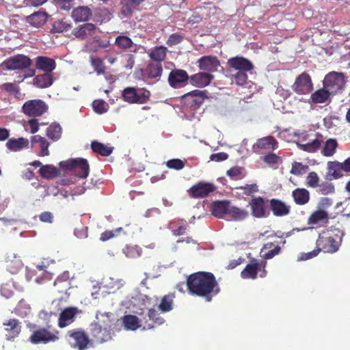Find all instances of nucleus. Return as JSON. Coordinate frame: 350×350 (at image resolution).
I'll use <instances>...</instances> for the list:
<instances>
[{
	"label": "nucleus",
	"instance_id": "obj_4",
	"mask_svg": "<svg viewBox=\"0 0 350 350\" xmlns=\"http://www.w3.org/2000/svg\"><path fill=\"white\" fill-rule=\"evenodd\" d=\"M347 81L345 73L331 71L325 76L323 85L327 88L333 95H336L345 90Z\"/></svg>",
	"mask_w": 350,
	"mask_h": 350
},
{
	"label": "nucleus",
	"instance_id": "obj_3",
	"mask_svg": "<svg viewBox=\"0 0 350 350\" xmlns=\"http://www.w3.org/2000/svg\"><path fill=\"white\" fill-rule=\"evenodd\" d=\"M121 95L122 100L127 103L142 105L149 101L151 93L146 88L126 87Z\"/></svg>",
	"mask_w": 350,
	"mask_h": 350
},
{
	"label": "nucleus",
	"instance_id": "obj_14",
	"mask_svg": "<svg viewBox=\"0 0 350 350\" xmlns=\"http://www.w3.org/2000/svg\"><path fill=\"white\" fill-rule=\"evenodd\" d=\"M249 205L251 208L252 215L256 218L267 217L269 215V211L267 210L265 200L261 197H254L250 202Z\"/></svg>",
	"mask_w": 350,
	"mask_h": 350
},
{
	"label": "nucleus",
	"instance_id": "obj_2",
	"mask_svg": "<svg viewBox=\"0 0 350 350\" xmlns=\"http://www.w3.org/2000/svg\"><path fill=\"white\" fill-rule=\"evenodd\" d=\"M341 242V236L329 231H324L319 234L316 245L319 252L333 254L339 250Z\"/></svg>",
	"mask_w": 350,
	"mask_h": 350
},
{
	"label": "nucleus",
	"instance_id": "obj_62",
	"mask_svg": "<svg viewBox=\"0 0 350 350\" xmlns=\"http://www.w3.org/2000/svg\"><path fill=\"white\" fill-rule=\"evenodd\" d=\"M263 161L269 165H273L278 163L279 160V157L276 155L275 153H269L262 157Z\"/></svg>",
	"mask_w": 350,
	"mask_h": 350
},
{
	"label": "nucleus",
	"instance_id": "obj_54",
	"mask_svg": "<svg viewBox=\"0 0 350 350\" xmlns=\"http://www.w3.org/2000/svg\"><path fill=\"white\" fill-rule=\"evenodd\" d=\"M91 64L98 75L104 74L105 66L103 60L98 57H91Z\"/></svg>",
	"mask_w": 350,
	"mask_h": 350
},
{
	"label": "nucleus",
	"instance_id": "obj_59",
	"mask_svg": "<svg viewBox=\"0 0 350 350\" xmlns=\"http://www.w3.org/2000/svg\"><path fill=\"white\" fill-rule=\"evenodd\" d=\"M319 185V177L318 174L314 172H310L306 177V185L310 187L316 188Z\"/></svg>",
	"mask_w": 350,
	"mask_h": 350
},
{
	"label": "nucleus",
	"instance_id": "obj_1",
	"mask_svg": "<svg viewBox=\"0 0 350 350\" xmlns=\"http://www.w3.org/2000/svg\"><path fill=\"white\" fill-rule=\"evenodd\" d=\"M187 286L191 295L204 297L208 301L220 291L215 275L206 271H198L189 275L187 279Z\"/></svg>",
	"mask_w": 350,
	"mask_h": 350
},
{
	"label": "nucleus",
	"instance_id": "obj_34",
	"mask_svg": "<svg viewBox=\"0 0 350 350\" xmlns=\"http://www.w3.org/2000/svg\"><path fill=\"white\" fill-rule=\"evenodd\" d=\"M143 1L144 0H122L121 14L125 17H129Z\"/></svg>",
	"mask_w": 350,
	"mask_h": 350
},
{
	"label": "nucleus",
	"instance_id": "obj_37",
	"mask_svg": "<svg viewBox=\"0 0 350 350\" xmlns=\"http://www.w3.org/2000/svg\"><path fill=\"white\" fill-rule=\"evenodd\" d=\"M123 325L126 330L135 331L140 327L139 318L133 314L124 315L122 318Z\"/></svg>",
	"mask_w": 350,
	"mask_h": 350
},
{
	"label": "nucleus",
	"instance_id": "obj_18",
	"mask_svg": "<svg viewBox=\"0 0 350 350\" xmlns=\"http://www.w3.org/2000/svg\"><path fill=\"white\" fill-rule=\"evenodd\" d=\"M315 137L310 138L309 141L306 143L295 142L297 148L304 152L308 153H314L320 150L322 146V135L319 133L314 134Z\"/></svg>",
	"mask_w": 350,
	"mask_h": 350
},
{
	"label": "nucleus",
	"instance_id": "obj_45",
	"mask_svg": "<svg viewBox=\"0 0 350 350\" xmlns=\"http://www.w3.org/2000/svg\"><path fill=\"white\" fill-rule=\"evenodd\" d=\"M148 316L149 319L153 322V325H147V328L149 329L154 328V326L161 325L165 322L164 319L161 317L158 311L154 308H150L148 310Z\"/></svg>",
	"mask_w": 350,
	"mask_h": 350
},
{
	"label": "nucleus",
	"instance_id": "obj_19",
	"mask_svg": "<svg viewBox=\"0 0 350 350\" xmlns=\"http://www.w3.org/2000/svg\"><path fill=\"white\" fill-rule=\"evenodd\" d=\"M227 65L230 69L237 71H250L253 69L252 63L247 59L236 56L228 59Z\"/></svg>",
	"mask_w": 350,
	"mask_h": 350
},
{
	"label": "nucleus",
	"instance_id": "obj_11",
	"mask_svg": "<svg viewBox=\"0 0 350 350\" xmlns=\"http://www.w3.org/2000/svg\"><path fill=\"white\" fill-rule=\"evenodd\" d=\"M90 333L96 343H103L111 339V326L108 325L103 327L98 322H93L90 325Z\"/></svg>",
	"mask_w": 350,
	"mask_h": 350
},
{
	"label": "nucleus",
	"instance_id": "obj_24",
	"mask_svg": "<svg viewBox=\"0 0 350 350\" xmlns=\"http://www.w3.org/2000/svg\"><path fill=\"white\" fill-rule=\"evenodd\" d=\"M163 66L161 62H150L144 70L143 76L147 79L159 81L162 75Z\"/></svg>",
	"mask_w": 350,
	"mask_h": 350
},
{
	"label": "nucleus",
	"instance_id": "obj_39",
	"mask_svg": "<svg viewBox=\"0 0 350 350\" xmlns=\"http://www.w3.org/2000/svg\"><path fill=\"white\" fill-rule=\"evenodd\" d=\"M167 51L163 46H156L151 50L149 57L152 62L161 63L165 59Z\"/></svg>",
	"mask_w": 350,
	"mask_h": 350
},
{
	"label": "nucleus",
	"instance_id": "obj_50",
	"mask_svg": "<svg viewBox=\"0 0 350 350\" xmlns=\"http://www.w3.org/2000/svg\"><path fill=\"white\" fill-rule=\"evenodd\" d=\"M76 0H53L55 5L57 9L62 11H69L74 8L76 5Z\"/></svg>",
	"mask_w": 350,
	"mask_h": 350
},
{
	"label": "nucleus",
	"instance_id": "obj_27",
	"mask_svg": "<svg viewBox=\"0 0 350 350\" xmlns=\"http://www.w3.org/2000/svg\"><path fill=\"white\" fill-rule=\"evenodd\" d=\"M327 173L326 178L328 180L338 179L343 176V172H345V167H344V162L340 163L338 161H329L327 163Z\"/></svg>",
	"mask_w": 350,
	"mask_h": 350
},
{
	"label": "nucleus",
	"instance_id": "obj_35",
	"mask_svg": "<svg viewBox=\"0 0 350 350\" xmlns=\"http://www.w3.org/2000/svg\"><path fill=\"white\" fill-rule=\"evenodd\" d=\"M6 147L11 151L17 152L23 148H26L29 146V140L24 137L18 139H9L6 143Z\"/></svg>",
	"mask_w": 350,
	"mask_h": 350
},
{
	"label": "nucleus",
	"instance_id": "obj_33",
	"mask_svg": "<svg viewBox=\"0 0 350 350\" xmlns=\"http://www.w3.org/2000/svg\"><path fill=\"white\" fill-rule=\"evenodd\" d=\"M292 197L295 203L302 206L310 201V192L304 188H297L292 191Z\"/></svg>",
	"mask_w": 350,
	"mask_h": 350
},
{
	"label": "nucleus",
	"instance_id": "obj_63",
	"mask_svg": "<svg viewBox=\"0 0 350 350\" xmlns=\"http://www.w3.org/2000/svg\"><path fill=\"white\" fill-rule=\"evenodd\" d=\"M39 144L40 148V152L39 155L41 157L49 155V143L47 142V140L45 138H44L40 142H39Z\"/></svg>",
	"mask_w": 350,
	"mask_h": 350
},
{
	"label": "nucleus",
	"instance_id": "obj_56",
	"mask_svg": "<svg viewBox=\"0 0 350 350\" xmlns=\"http://www.w3.org/2000/svg\"><path fill=\"white\" fill-rule=\"evenodd\" d=\"M308 169V165H303L301 163L294 161L292 163L291 173L296 176H299L304 174Z\"/></svg>",
	"mask_w": 350,
	"mask_h": 350
},
{
	"label": "nucleus",
	"instance_id": "obj_49",
	"mask_svg": "<svg viewBox=\"0 0 350 350\" xmlns=\"http://www.w3.org/2000/svg\"><path fill=\"white\" fill-rule=\"evenodd\" d=\"M46 135L53 141L58 140L62 135V128L59 124H51L46 129Z\"/></svg>",
	"mask_w": 350,
	"mask_h": 350
},
{
	"label": "nucleus",
	"instance_id": "obj_46",
	"mask_svg": "<svg viewBox=\"0 0 350 350\" xmlns=\"http://www.w3.org/2000/svg\"><path fill=\"white\" fill-rule=\"evenodd\" d=\"M72 24L63 19L55 21L51 29V33H63L71 29Z\"/></svg>",
	"mask_w": 350,
	"mask_h": 350
},
{
	"label": "nucleus",
	"instance_id": "obj_29",
	"mask_svg": "<svg viewBox=\"0 0 350 350\" xmlns=\"http://www.w3.org/2000/svg\"><path fill=\"white\" fill-rule=\"evenodd\" d=\"M205 96L204 92L195 90L185 94L183 99L188 105H190L191 107H198L203 103Z\"/></svg>",
	"mask_w": 350,
	"mask_h": 350
},
{
	"label": "nucleus",
	"instance_id": "obj_48",
	"mask_svg": "<svg viewBox=\"0 0 350 350\" xmlns=\"http://www.w3.org/2000/svg\"><path fill=\"white\" fill-rule=\"evenodd\" d=\"M338 147V142L335 139H327L322 150V154L325 157L332 156Z\"/></svg>",
	"mask_w": 350,
	"mask_h": 350
},
{
	"label": "nucleus",
	"instance_id": "obj_36",
	"mask_svg": "<svg viewBox=\"0 0 350 350\" xmlns=\"http://www.w3.org/2000/svg\"><path fill=\"white\" fill-rule=\"evenodd\" d=\"M47 20V14L45 12H37L27 18V21L36 27L43 25Z\"/></svg>",
	"mask_w": 350,
	"mask_h": 350
},
{
	"label": "nucleus",
	"instance_id": "obj_21",
	"mask_svg": "<svg viewBox=\"0 0 350 350\" xmlns=\"http://www.w3.org/2000/svg\"><path fill=\"white\" fill-rule=\"evenodd\" d=\"M333 95L331 92L323 85V88H319L312 92L308 100L311 104H324L331 102V96Z\"/></svg>",
	"mask_w": 350,
	"mask_h": 350
},
{
	"label": "nucleus",
	"instance_id": "obj_53",
	"mask_svg": "<svg viewBox=\"0 0 350 350\" xmlns=\"http://www.w3.org/2000/svg\"><path fill=\"white\" fill-rule=\"evenodd\" d=\"M318 192L322 195H329L335 193V187L333 183L329 182H323L318 186Z\"/></svg>",
	"mask_w": 350,
	"mask_h": 350
},
{
	"label": "nucleus",
	"instance_id": "obj_55",
	"mask_svg": "<svg viewBox=\"0 0 350 350\" xmlns=\"http://www.w3.org/2000/svg\"><path fill=\"white\" fill-rule=\"evenodd\" d=\"M185 162L180 159H172L168 160L165 165L170 169L180 170L185 167Z\"/></svg>",
	"mask_w": 350,
	"mask_h": 350
},
{
	"label": "nucleus",
	"instance_id": "obj_12",
	"mask_svg": "<svg viewBox=\"0 0 350 350\" xmlns=\"http://www.w3.org/2000/svg\"><path fill=\"white\" fill-rule=\"evenodd\" d=\"M57 332L53 333L45 327H41L34 330L30 336L29 340L32 344H46L55 342L58 339Z\"/></svg>",
	"mask_w": 350,
	"mask_h": 350
},
{
	"label": "nucleus",
	"instance_id": "obj_40",
	"mask_svg": "<svg viewBox=\"0 0 350 350\" xmlns=\"http://www.w3.org/2000/svg\"><path fill=\"white\" fill-rule=\"evenodd\" d=\"M228 215L235 221H241L247 218L248 212L243 208L230 205Z\"/></svg>",
	"mask_w": 350,
	"mask_h": 350
},
{
	"label": "nucleus",
	"instance_id": "obj_41",
	"mask_svg": "<svg viewBox=\"0 0 350 350\" xmlns=\"http://www.w3.org/2000/svg\"><path fill=\"white\" fill-rule=\"evenodd\" d=\"M175 296L173 293L164 295L158 308L162 312H167L173 309L174 299Z\"/></svg>",
	"mask_w": 350,
	"mask_h": 350
},
{
	"label": "nucleus",
	"instance_id": "obj_20",
	"mask_svg": "<svg viewBox=\"0 0 350 350\" xmlns=\"http://www.w3.org/2000/svg\"><path fill=\"white\" fill-rule=\"evenodd\" d=\"M76 307H68L64 308L59 314L58 326L60 328L66 327L74 322L76 315L79 312Z\"/></svg>",
	"mask_w": 350,
	"mask_h": 350
},
{
	"label": "nucleus",
	"instance_id": "obj_10",
	"mask_svg": "<svg viewBox=\"0 0 350 350\" xmlns=\"http://www.w3.org/2000/svg\"><path fill=\"white\" fill-rule=\"evenodd\" d=\"M32 64V60L27 55L18 54L6 59L2 66L7 70H25Z\"/></svg>",
	"mask_w": 350,
	"mask_h": 350
},
{
	"label": "nucleus",
	"instance_id": "obj_31",
	"mask_svg": "<svg viewBox=\"0 0 350 350\" xmlns=\"http://www.w3.org/2000/svg\"><path fill=\"white\" fill-rule=\"evenodd\" d=\"M213 75L208 72H198L190 77L191 83L198 88L206 87L210 84Z\"/></svg>",
	"mask_w": 350,
	"mask_h": 350
},
{
	"label": "nucleus",
	"instance_id": "obj_13",
	"mask_svg": "<svg viewBox=\"0 0 350 350\" xmlns=\"http://www.w3.org/2000/svg\"><path fill=\"white\" fill-rule=\"evenodd\" d=\"M215 189L214 184L201 181L193 185L188 190V193L193 198H204L213 192Z\"/></svg>",
	"mask_w": 350,
	"mask_h": 350
},
{
	"label": "nucleus",
	"instance_id": "obj_23",
	"mask_svg": "<svg viewBox=\"0 0 350 350\" xmlns=\"http://www.w3.org/2000/svg\"><path fill=\"white\" fill-rule=\"evenodd\" d=\"M92 16V11L89 6L79 5L74 8L71 17L76 23L87 22L91 19Z\"/></svg>",
	"mask_w": 350,
	"mask_h": 350
},
{
	"label": "nucleus",
	"instance_id": "obj_42",
	"mask_svg": "<svg viewBox=\"0 0 350 350\" xmlns=\"http://www.w3.org/2000/svg\"><path fill=\"white\" fill-rule=\"evenodd\" d=\"M91 148L93 152H96L103 157H107L110 155L113 151V148L107 146L97 141L92 142Z\"/></svg>",
	"mask_w": 350,
	"mask_h": 350
},
{
	"label": "nucleus",
	"instance_id": "obj_26",
	"mask_svg": "<svg viewBox=\"0 0 350 350\" xmlns=\"http://www.w3.org/2000/svg\"><path fill=\"white\" fill-rule=\"evenodd\" d=\"M198 63L200 70L210 72L217 71L220 66V62L215 56H203L198 59Z\"/></svg>",
	"mask_w": 350,
	"mask_h": 350
},
{
	"label": "nucleus",
	"instance_id": "obj_22",
	"mask_svg": "<svg viewBox=\"0 0 350 350\" xmlns=\"http://www.w3.org/2000/svg\"><path fill=\"white\" fill-rule=\"evenodd\" d=\"M269 208L275 217H284L291 212V206L281 200L272 198L269 200Z\"/></svg>",
	"mask_w": 350,
	"mask_h": 350
},
{
	"label": "nucleus",
	"instance_id": "obj_30",
	"mask_svg": "<svg viewBox=\"0 0 350 350\" xmlns=\"http://www.w3.org/2000/svg\"><path fill=\"white\" fill-rule=\"evenodd\" d=\"M36 66L38 70L50 73L55 68L56 63L53 59L49 57L38 56L36 59Z\"/></svg>",
	"mask_w": 350,
	"mask_h": 350
},
{
	"label": "nucleus",
	"instance_id": "obj_15",
	"mask_svg": "<svg viewBox=\"0 0 350 350\" xmlns=\"http://www.w3.org/2000/svg\"><path fill=\"white\" fill-rule=\"evenodd\" d=\"M187 72L182 69L172 70L168 76L169 85L174 88L183 86L189 80Z\"/></svg>",
	"mask_w": 350,
	"mask_h": 350
},
{
	"label": "nucleus",
	"instance_id": "obj_64",
	"mask_svg": "<svg viewBox=\"0 0 350 350\" xmlns=\"http://www.w3.org/2000/svg\"><path fill=\"white\" fill-rule=\"evenodd\" d=\"M240 189L243 190L245 195L250 196L258 191V185L256 184L245 185L241 187Z\"/></svg>",
	"mask_w": 350,
	"mask_h": 350
},
{
	"label": "nucleus",
	"instance_id": "obj_16",
	"mask_svg": "<svg viewBox=\"0 0 350 350\" xmlns=\"http://www.w3.org/2000/svg\"><path fill=\"white\" fill-rule=\"evenodd\" d=\"M5 337L7 340L13 341L21 332V325L16 319H10L3 323Z\"/></svg>",
	"mask_w": 350,
	"mask_h": 350
},
{
	"label": "nucleus",
	"instance_id": "obj_17",
	"mask_svg": "<svg viewBox=\"0 0 350 350\" xmlns=\"http://www.w3.org/2000/svg\"><path fill=\"white\" fill-rule=\"evenodd\" d=\"M278 143L273 136H267L258 139L253 145L252 150L256 154H260V150H273L278 148Z\"/></svg>",
	"mask_w": 350,
	"mask_h": 350
},
{
	"label": "nucleus",
	"instance_id": "obj_58",
	"mask_svg": "<svg viewBox=\"0 0 350 350\" xmlns=\"http://www.w3.org/2000/svg\"><path fill=\"white\" fill-rule=\"evenodd\" d=\"M94 111L98 114H102L107 111L108 107L107 103L103 100H96L92 103Z\"/></svg>",
	"mask_w": 350,
	"mask_h": 350
},
{
	"label": "nucleus",
	"instance_id": "obj_61",
	"mask_svg": "<svg viewBox=\"0 0 350 350\" xmlns=\"http://www.w3.org/2000/svg\"><path fill=\"white\" fill-rule=\"evenodd\" d=\"M183 39L184 37L182 35L178 33H174L170 36L166 43L169 46H172L182 42Z\"/></svg>",
	"mask_w": 350,
	"mask_h": 350
},
{
	"label": "nucleus",
	"instance_id": "obj_57",
	"mask_svg": "<svg viewBox=\"0 0 350 350\" xmlns=\"http://www.w3.org/2000/svg\"><path fill=\"white\" fill-rule=\"evenodd\" d=\"M247 71H237L236 74L232 75L234 80V83L238 85H243L247 83L248 77L247 75Z\"/></svg>",
	"mask_w": 350,
	"mask_h": 350
},
{
	"label": "nucleus",
	"instance_id": "obj_9",
	"mask_svg": "<svg viewBox=\"0 0 350 350\" xmlns=\"http://www.w3.org/2000/svg\"><path fill=\"white\" fill-rule=\"evenodd\" d=\"M48 105L40 99H33L26 101L22 107L23 113L29 117H38L48 111Z\"/></svg>",
	"mask_w": 350,
	"mask_h": 350
},
{
	"label": "nucleus",
	"instance_id": "obj_51",
	"mask_svg": "<svg viewBox=\"0 0 350 350\" xmlns=\"http://www.w3.org/2000/svg\"><path fill=\"white\" fill-rule=\"evenodd\" d=\"M22 268V262L20 259L14 260L8 259L6 260V269L12 274H15Z\"/></svg>",
	"mask_w": 350,
	"mask_h": 350
},
{
	"label": "nucleus",
	"instance_id": "obj_38",
	"mask_svg": "<svg viewBox=\"0 0 350 350\" xmlns=\"http://www.w3.org/2000/svg\"><path fill=\"white\" fill-rule=\"evenodd\" d=\"M53 81L52 75L51 73H44L37 75L33 79V83L40 88H45L52 85Z\"/></svg>",
	"mask_w": 350,
	"mask_h": 350
},
{
	"label": "nucleus",
	"instance_id": "obj_60",
	"mask_svg": "<svg viewBox=\"0 0 350 350\" xmlns=\"http://www.w3.org/2000/svg\"><path fill=\"white\" fill-rule=\"evenodd\" d=\"M122 230L123 229L121 227L117 228L114 230H106L100 234V240L103 242L107 241L118 235Z\"/></svg>",
	"mask_w": 350,
	"mask_h": 350
},
{
	"label": "nucleus",
	"instance_id": "obj_5",
	"mask_svg": "<svg viewBox=\"0 0 350 350\" xmlns=\"http://www.w3.org/2000/svg\"><path fill=\"white\" fill-rule=\"evenodd\" d=\"M59 165L65 170L73 171L77 176L81 178H85L89 174L90 167L85 159H71L61 161Z\"/></svg>",
	"mask_w": 350,
	"mask_h": 350
},
{
	"label": "nucleus",
	"instance_id": "obj_47",
	"mask_svg": "<svg viewBox=\"0 0 350 350\" xmlns=\"http://www.w3.org/2000/svg\"><path fill=\"white\" fill-rule=\"evenodd\" d=\"M39 173L42 177L50 179L57 176L59 174V171L57 167L53 165H46L41 166Z\"/></svg>",
	"mask_w": 350,
	"mask_h": 350
},
{
	"label": "nucleus",
	"instance_id": "obj_32",
	"mask_svg": "<svg viewBox=\"0 0 350 350\" xmlns=\"http://www.w3.org/2000/svg\"><path fill=\"white\" fill-rule=\"evenodd\" d=\"M230 202L227 200L215 201L211 206L212 214L217 218H223L228 213Z\"/></svg>",
	"mask_w": 350,
	"mask_h": 350
},
{
	"label": "nucleus",
	"instance_id": "obj_28",
	"mask_svg": "<svg viewBox=\"0 0 350 350\" xmlns=\"http://www.w3.org/2000/svg\"><path fill=\"white\" fill-rule=\"evenodd\" d=\"M115 45L122 51H130L133 53H137L138 46L133 40L124 35H120L116 38Z\"/></svg>",
	"mask_w": 350,
	"mask_h": 350
},
{
	"label": "nucleus",
	"instance_id": "obj_44",
	"mask_svg": "<svg viewBox=\"0 0 350 350\" xmlns=\"http://www.w3.org/2000/svg\"><path fill=\"white\" fill-rule=\"evenodd\" d=\"M265 250H269V251L264 253L262 257L265 260H267L271 259L275 255L279 254L281 251V247L279 245L275 246L273 243H268L264 245L261 250V252H263Z\"/></svg>",
	"mask_w": 350,
	"mask_h": 350
},
{
	"label": "nucleus",
	"instance_id": "obj_8",
	"mask_svg": "<svg viewBox=\"0 0 350 350\" xmlns=\"http://www.w3.org/2000/svg\"><path fill=\"white\" fill-rule=\"evenodd\" d=\"M68 342L70 346L78 350H85L88 348L90 339L83 329H76L68 332Z\"/></svg>",
	"mask_w": 350,
	"mask_h": 350
},
{
	"label": "nucleus",
	"instance_id": "obj_6",
	"mask_svg": "<svg viewBox=\"0 0 350 350\" xmlns=\"http://www.w3.org/2000/svg\"><path fill=\"white\" fill-rule=\"evenodd\" d=\"M266 266V260L252 259L241 272V277L243 279L254 280L259 273L260 278H265L267 275Z\"/></svg>",
	"mask_w": 350,
	"mask_h": 350
},
{
	"label": "nucleus",
	"instance_id": "obj_52",
	"mask_svg": "<svg viewBox=\"0 0 350 350\" xmlns=\"http://www.w3.org/2000/svg\"><path fill=\"white\" fill-rule=\"evenodd\" d=\"M1 88L10 94L14 95L16 98H19L21 94L20 88L16 83H5Z\"/></svg>",
	"mask_w": 350,
	"mask_h": 350
},
{
	"label": "nucleus",
	"instance_id": "obj_43",
	"mask_svg": "<svg viewBox=\"0 0 350 350\" xmlns=\"http://www.w3.org/2000/svg\"><path fill=\"white\" fill-rule=\"evenodd\" d=\"M328 219V213L324 210H317L313 212L308 219V224H317L321 221H327Z\"/></svg>",
	"mask_w": 350,
	"mask_h": 350
},
{
	"label": "nucleus",
	"instance_id": "obj_7",
	"mask_svg": "<svg viewBox=\"0 0 350 350\" xmlns=\"http://www.w3.org/2000/svg\"><path fill=\"white\" fill-rule=\"evenodd\" d=\"M293 91L298 95H306L314 88L311 76L307 72L299 74L291 86Z\"/></svg>",
	"mask_w": 350,
	"mask_h": 350
},
{
	"label": "nucleus",
	"instance_id": "obj_25",
	"mask_svg": "<svg viewBox=\"0 0 350 350\" xmlns=\"http://www.w3.org/2000/svg\"><path fill=\"white\" fill-rule=\"evenodd\" d=\"M96 29V27L94 24L86 23L74 28L72 31V33L77 38L85 40L89 36H92Z\"/></svg>",
	"mask_w": 350,
	"mask_h": 350
}]
</instances>
